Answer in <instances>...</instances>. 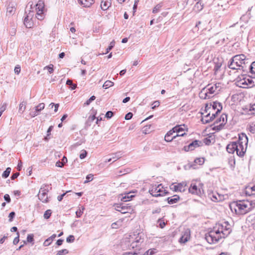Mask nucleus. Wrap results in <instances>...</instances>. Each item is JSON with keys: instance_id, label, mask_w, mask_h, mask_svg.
Returning a JSON list of instances; mask_svg holds the SVG:
<instances>
[{"instance_id": "obj_1", "label": "nucleus", "mask_w": 255, "mask_h": 255, "mask_svg": "<svg viewBox=\"0 0 255 255\" xmlns=\"http://www.w3.org/2000/svg\"><path fill=\"white\" fill-rule=\"evenodd\" d=\"M250 63L248 58L244 54L236 55L230 61L228 64L229 68L233 70L243 69V71H247V68Z\"/></svg>"}, {"instance_id": "obj_2", "label": "nucleus", "mask_w": 255, "mask_h": 255, "mask_svg": "<svg viewBox=\"0 0 255 255\" xmlns=\"http://www.w3.org/2000/svg\"><path fill=\"white\" fill-rule=\"evenodd\" d=\"M143 241L144 238L142 233H134L128 235V238L127 237L125 239V244L129 249L137 248L139 250V248Z\"/></svg>"}, {"instance_id": "obj_3", "label": "nucleus", "mask_w": 255, "mask_h": 255, "mask_svg": "<svg viewBox=\"0 0 255 255\" xmlns=\"http://www.w3.org/2000/svg\"><path fill=\"white\" fill-rule=\"evenodd\" d=\"M229 206L233 213L239 215H244L250 211V204L249 201L234 202Z\"/></svg>"}, {"instance_id": "obj_4", "label": "nucleus", "mask_w": 255, "mask_h": 255, "mask_svg": "<svg viewBox=\"0 0 255 255\" xmlns=\"http://www.w3.org/2000/svg\"><path fill=\"white\" fill-rule=\"evenodd\" d=\"M237 85L243 88H249L255 85V79L249 76H242L237 79Z\"/></svg>"}, {"instance_id": "obj_5", "label": "nucleus", "mask_w": 255, "mask_h": 255, "mask_svg": "<svg viewBox=\"0 0 255 255\" xmlns=\"http://www.w3.org/2000/svg\"><path fill=\"white\" fill-rule=\"evenodd\" d=\"M248 138L245 133H242L239 134V139L237 141L238 148H239V156H243L246 151Z\"/></svg>"}, {"instance_id": "obj_6", "label": "nucleus", "mask_w": 255, "mask_h": 255, "mask_svg": "<svg viewBox=\"0 0 255 255\" xmlns=\"http://www.w3.org/2000/svg\"><path fill=\"white\" fill-rule=\"evenodd\" d=\"M223 234V231H219L218 230L216 231H211L205 235V239L207 242L210 244H214L221 238L220 234Z\"/></svg>"}, {"instance_id": "obj_7", "label": "nucleus", "mask_w": 255, "mask_h": 255, "mask_svg": "<svg viewBox=\"0 0 255 255\" xmlns=\"http://www.w3.org/2000/svg\"><path fill=\"white\" fill-rule=\"evenodd\" d=\"M149 192L153 197L163 196L169 193L168 191L163 189L161 184L153 185L149 190Z\"/></svg>"}, {"instance_id": "obj_8", "label": "nucleus", "mask_w": 255, "mask_h": 255, "mask_svg": "<svg viewBox=\"0 0 255 255\" xmlns=\"http://www.w3.org/2000/svg\"><path fill=\"white\" fill-rule=\"evenodd\" d=\"M49 185L43 184L41 186L39 194H38L39 199L43 203H47L48 201L47 193L49 190Z\"/></svg>"}, {"instance_id": "obj_9", "label": "nucleus", "mask_w": 255, "mask_h": 255, "mask_svg": "<svg viewBox=\"0 0 255 255\" xmlns=\"http://www.w3.org/2000/svg\"><path fill=\"white\" fill-rule=\"evenodd\" d=\"M115 208L122 214L131 213L133 211V208L130 204H117L115 205Z\"/></svg>"}, {"instance_id": "obj_10", "label": "nucleus", "mask_w": 255, "mask_h": 255, "mask_svg": "<svg viewBox=\"0 0 255 255\" xmlns=\"http://www.w3.org/2000/svg\"><path fill=\"white\" fill-rule=\"evenodd\" d=\"M186 183L185 182L179 183L176 185L172 184L170 186V189L174 192H184L186 190Z\"/></svg>"}, {"instance_id": "obj_11", "label": "nucleus", "mask_w": 255, "mask_h": 255, "mask_svg": "<svg viewBox=\"0 0 255 255\" xmlns=\"http://www.w3.org/2000/svg\"><path fill=\"white\" fill-rule=\"evenodd\" d=\"M227 151L230 153H234L236 151L237 154L239 156L240 149L238 148V143L236 141L232 142L226 147Z\"/></svg>"}, {"instance_id": "obj_12", "label": "nucleus", "mask_w": 255, "mask_h": 255, "mask_svg": "<svg viewBox=\"0 0 255 255\" xmlns=\"http://www.w3.org/2000/svg\"><path fill=\"white\" fill-rule=\"evenodd\" d=\"M202 144L201 141L195 140L190 143L188 146H185L184 147V150L185 151H189L194 150L195 148L198 147Z\"/></svg>"}, {"instance_id": "obj_13", "label": "nucleus", "mask_w": 255, "mask_h": 255, "mask_svg": "<svg viewBox=\"0 0 255 255\" xmlns=\"http://www.w3.org/2000/svg\"><path fill=\"white\" fill-rule=\"evenodd\" d=\"M190 238V231L187 229L183 232V235L180 238L179 241L181 243H185L188 241Z\"/></svg>"}, {"instance_id": "obj_14", "label": "nucleus", "mask_w": 255, "mask_h": 255, "mask_svg": "<svg viewBox=\"0 0 255 255\" xmlns=\"http://www.w3.org/2000/svg\"><path fill=\"white\" fill-rule=\"evenodd\" d=\"M243 98V94L242 93H236L233 94L231 97V105L238 104L240 102Z\"/></svg>"}, {"instance_id": "obj_15", "label": "nucleus", "mask_w": 255, "mask_h": 255, "mask_svg": "<svg viewBox=\"0 0 255 255\" xmlns=\"http://www.w3.org/2000/svg\"><path fill=\"white\" fill-rule=\"evenodd\" d=\"M233 222L229 223L228 221L224 222V236H228L232 232V228L233 226Z\"/></svg>"}, {"instance_id": "obj_16", "label": "nucleus", "mask_w": 255, "mask_h": 255, "mask_svg": "<svg viewBox=\"0 0 255 255\" xmlns=\"http://www.w3.org/2000/svg\"><path fill=\"white\" fill-rule=\"evenodd\" d=\"M16 4L13 2H9L6 8V15L8 16L12 15L16 10Z\"/></svg>"}, {"instance_id": "obj_17", "label": "nucleus", "mask_w": 255, "mask_h": 255, "mask_svg": "<svg viewBox=\"0 0 255 255\" xmlns=\"http://www.w3.org/2000/svg\"><path fill=\"white\" fill-rule=\"evenodd\" d=\"M188 190L190 193L197 195L201 194L202 193L201 189L193 183L191 184Z\"/></svg>"}, {"instance_id": "obj_18", "label": "nucleus", "mask_w": 255, "mask_h": 255, "mask_svg": "<svg viewBox=\"0 0 255 255\" xmlns=\"http://www.w3.org/2000/svg\"><path fill=\"white\" fill-rule=\"evenodd\" d=\"M199 96L201 99H209L212 97V96L207 92L206 89L205 88H203L199 94Z\"/></svg>"}, {"instance_id": "obj_19", "label": "nucleus", "mask_w": 255, "mask_h": 255, "mask_svg": "<svg viewBox=\"0 0 255 255\" xmlns=\"http://www.w3.org/2000/svg\"><path fill=\"white\" fill-rule=\"evenodd\" d=\"M180 200V197L178 195H174L170 197H168L166 200L169 204H173L177 203Z\"/></svg>"}, {"instance_id": "obj_20", "label": "nucleus", "mask_w": 255, "mask_h": 255, "mask_svg": "<svg viewBox=\"0 0 255 255\" xmlns=\"http://www.w3.org/2000/svg\"><path fill=\"white\" fill-rule=\"evenodd\" d=\"M111 5V0H102L101 3V7L103 10H106L109 8Z\"/></svg>"}, {"instance_id": "obj_21", "label": "nucleus", "mask_w": 255, "mask_h": 255, "mask_svg": "<svg viewBox=\"0 0 255 255\" xmlns=\"http://www.w3.org/2000/svg\"><path fill=\"white\" fill-rule=\"evenodd\" d=\"M44 2L42 0H39L36 4V9L37 12L43 13L44 9Z\"/></svg>"}, {"instance_id": "obj_22", "label": "nucleus", "mask_w": 255, "mask_h": 255, "mask_svg": "<svg viewBox=\"0 0 255 255\" xmlns=\"http://www.w3.org/2000/svg\"><path fill=\"white\" fill-rule=\"evenodd\" d=\"M216 116V114H212V116H210V114L208 113L204 117L202 118V121L203 123H208L210 122Z\"/></svg>"}, {"instance_id": "obj_23", "label": "nucleus", "mask_w": 255, "mask_h": 255, "mask_svg": "<svg viewBox=\"0 0 255 255\" xmlns=\"http://www.w3.org/2000/svg\"><path fill=\"white\" fill-rule=\"evenodd\" d=\"M79 2L84 7H89L94 2V0H78Z\"/></svg>"}, {"instance_id": "obj_24", "label": "nucleus", "mask_w": 255, "mask_h": 255, "mask_svg": "<svg viewBox=\"0 0 255 255\" xmlns=\"http://www.w3.org/2000/svg\"><path fill=\"white\" fill-rule=\"evenodd\" d=\"M246 193L249 196L255 195V185L253 186H248L246 188Z\"/></svg>"}, {"instance_id": "obj_25", "label": "nucleus", "mask_w": 255, "mask_h": 255, "mask_svg": "<svg viewBox=\"0 0 255 255\" xmlns=\"http://www.w3.org/2000/svg\"><path fill=\"white\" fill-rule=\"evenodd\" d=\"M203 7L204 4L201 1H199L196 3L193 7V10L196 12H199L203 8Z\"/></svg>"}, {"instance_id": "obj_26", "label": "nucleus", "mask_w": 255, "mask_h": 255, "mask_svg": "<svg viewBox=\"0 0 255 255\" xmlns=\"http://www.w3.org/2000/svg\"><path fill=\"white\" fill-rule=\"evenodd\" d=\"M213 109L215 110L217 109V111L215 114L217 115L219 112H220L222 109V105L221 103L214 102L212 105Z\"/></svg>"}, {"instance_id": "obj_27", "label": "nucleus", "mask_w": 255, "mask_h": 255, "mask_svg": "<svg viewBox=\"0 0 255 255\" xmlns=\"http://www.w3.org/2000/svg\"><path fill=\"white\" fill-rule=\"evenodd\" d=\"M24 24L26 28H30L33 26V22L29 18L25 17L24 19Z\"/></svg>"}, {"instance_id": "obj_28", "label": "nucleus", "mask_w": 255, "mask_h": 255, "mask_svg": "<svg viewBox=\"0 0 255 255\" xmlns=\"http://www.w3.org/2000/svg\"><path fill=\"white\" fill-rule=\"evenodd\" d=\"M56 234H53L51 237L47 239L43 243V246L44 247H47L49 246L53 240L56 238Z\"/></svg>"}, {"instance_id": "obj_29", "label": "nucleus", "mask_w": 255, "mask_h": 255, "mask_svg": "<svg viewBox=\"0 0 255 255\" xmlns=\"http://www.w3.org/2000/svg\"><path fill=\"white\" fill-rule=\"evenodd\" d=\"M207 91V92L210 94V95L212 96V95L216 92V90L214 89V85H212L211 84L208 85L206 87H205Z\"/></svg>"}, {"instance_id": "obj_30", "label": "nucleus", "mask_w": 255, "mask_h": 255, "mask_svg": "<svg viewBox=\"0 0 255 255\" xmlns=\"http://www.w3.org/2000/svg\"><path fill=\"white\" fill-rule=\"evenodd\" d=\"M185 134H186L185 133H182V134H176V135L173 136H169L167 137V138H166V135H165V140L167 142H170V141H171L172 140H173L174 139L176 138L177 137H178V136H184Z\"/></svg>"}, {"instance_id": "obj_31", "label": "nucleus", "mask_w": 255, "mask_h": 255, "mask_svg": "<svg viewBox=\"0 0 255 255\" xmlns=\"http://www.w3.org/2000/svg\"><path fill=\"white\" fill-rule=\"evenodd\" d=\"M183 127H185V125H177L174 127L173 128V129L174 130L175 132L177 133V134H179L180 132L184 131L185 129Z\"/></svg>"}, {"instance_id": "obj_32", "label": "nucleus", "mask_w": 255, "mask_h": 255, "mask_svg": "<svg viewBox=\"0 0 255 255\" xmlns=\"http://www.w3.org/2000/svg\"><path fill=\"white\" fill-rule=\"evenodd\" d=\"M130 194V193L126 194L125 196L122 197L121 200L123 202H127L128 201H129L130 199L132 198L134 196V195Z\"/></svg>"}, {"instance_id": "obj_33", "label": "nucleus", "mask_w": 255, "mask_h": 255, "mask_svg": "<svg viewBox=\"0 0 255 255\" xmlns=\"http://www.w3.org/2000/svg\"><path fill=\"white\" fill-rule=\"evenodd\" d=\"M26 102H22L20 103L18 112L23 113V112L26 109Z\"/></svg>"}, {"instance_id": "obj_34", "label": "nucleus", "mask_w": 255, "mask_h": 255, "mask_svg": "<svg viewBox=\"0 0 255 255\" xmlns=\"http://www.w3.org/2000/svg\"><path fill=\"white\" fill-rule=\"evenodd\" d=\"M66 84L69 86V88H70L71 90L75 89L77 87V85L75 84H73L72 81L70 79H68L67 80Z\"/></svg>"}, {"instance_id": "obj_35", "label": "nucleus", "mask_w": 255, "mask_h": 255, "mask_svg": "<svg viewBox=\"0 0 255 255\" xmlns=\"http://www.w3.org/2000/svg\"><path fill=\"white\" fill-rule=\"evenodd\" d=\"M45 104L43 103H41L38 104L37 106L34 108V109L39 113L42 110L44 109Z\"/></svg>"}, {"instance_id": "obj_36", "label": "nucleus", "mask_w": 255, "mask_h": 255, "mask_svg": "<svg viewBox=\"0 0 255 255\" xmlns=\"http://www.w3.org/2000/svg\"><path fill=\"white\" fill-rule=\"evenodd\" d=\"M162 3H159L158 4H157V5H156V6L153 8V10H152V12L153 13H157L159 11V10H160L161 8L162 7Z\"/></svg>"}, {"instance_id": "obj_37", "label": "nucleus", "mask_w": 255, "mask_h": 255, "mask_svg": "<svg viewBox=\"0 0 255 255\" xmlns=\"http://www.w3.org/2000/svg\"><path fill=\"white\" fill-rule=\"evenodd\" d=\"M11 171V168L10 167H7L5 169V170L3 172L2 174V177L4 178H6L8 177Z\"/></svg>"}, {"instance_id": "obj_38", "label": "nucleus", "mask_w": 255, "mask_h": 255, "mask_svg": "<svg viewBox=\"0 0 255 255\" xmlns=\"http://www.w3.org/2000/svg\"><path fill=\"white\" fill-rule=\"evenodd\" d=\"M248 67H249V69L252 73L255 74V61L252 62L251 64H250V62Z\"/></svg>"}, {"instance_id": "obj_39", "label": "nucleus", "mask_w": 255, "mask_h": 255, "mask_svg": "<svg viewBox=\"0 0 255 255\" xmlns=\"http://www.w3.org/2000/svg\"><path fill=\"white\" fill-rule=\"evenodd\" d=\"M114 82H113L110 80H107L104 83L103 87L104 88H105V89H107L109 87L113 86L114 85Z\"/></svg>"}, {"instance_id": "obj_40", "label": "nucleus", "mask_w": 255, "mask_h": 255, "mask_svg": "<svg viewBox=\"0 0 255 255\" xmlns=\"http://www.w3.org/2000/svg\"><path fill=\"white\" fill-rule=\"evenodd\" d=\"M53 128V127L52 126H51L49 127V128L47 129V135L45 137L44 139L45 140H48L49 139H50L49 135L51 134V131Z\"/></svg>"}, {"instance_id": "obj_41", "label": "nucleus", "mask_w": 255, "mask_h": 255, "mask_svg": "<svg viewBox=\"0 0 255 255\" xmlns=\"http://www.w3.org/2000/svg\"><path fill=\"white\" fill-rule=\"evenodd\" d=\"M229 164L232 167H233L235 164V159L234 156H231L229 158Z\"/></svg>"}, {"instance_id": "obj_42", "label": "nucleus", "mask_w": 255, "mask_h": 255, "mask_svg": "<svg viewBox=\"0 0 255 255\" xmlns=\"http://www.w3.org/2000/svg\"><path fill=\"white\" fill-rule=\"evenodd\" d=\"M205 159L204 158H197L194 160V162L199 165H202L204 163Z\"/></svg>"}, {"instance_id": "obj_43", "label": "nucleus", "mask_w": 255, "mask_h": 255, "mask_svg": "<svg viewBox=\"0 0 255 255\" xmlns=\"http://www.w3.org/2000/svg\"><path fill=\"white\" fill-rule=\"evenodd\" d=\"M214 89L216 93H218L222 89V84L218 83L214 85Z\"/></svg>"}, {"instance_id": "obj_44", "label": "nucleus", "mask_w": 255, "mask_h": 255, "mask_svg": "<svg viewBox=\"0 0 255 255\" xmlns=\"http://www.w3.org/2000/svg\"><path fill=\"white\" fill-rule=\"evenodd\" d=\"M53 64H50L48 66H45L44 68V69H47L48 71V72L51 74L53 72L54 69H53Z\"/></svg>"}, {"instance_id": "obj_45", "label": "nucleus", "mask_w": 255, "mask_h": 255, "mask_svg": "<svg viewBox=\"0 0 255 255\" xmlns=\"http://www.w3.org/2000/svg\"><path fill=\"white\" fill-rule=\"evenodd\" d=\"M51 213L52 212L51 210H46L44 214V218L46 219H49L51 215Z\"/></svg>"}, {"instance_id": "obj_46", "label": "nucleus", "mask_w": 255, "mask_h": 255, "mask_svg": "<svg viewBox=\"0 0 255 255\" xmlns=\"http://www.w3.org/2000/svg\"><path fill=\"white\" fill-rule=\"evenodd\" d=\"M68 251L67 249H63L60 251H58L56 255H66L68 253Z\"/></svg>"}, {"instance_id": "obj_47", "label": "nucleus", "mask_w": 255, "mask_h": 255, "mask_svg": "<svg viewBox=\"0 0 255 255\" xmlns=\"http://www.w3.org/2000/svg\"><path fill=\"white\" fill-rule=\"evenodd\" d=\"M96 99V97L95 96H91L85 103L84 105L86 106H88L90 104V103L94 101Z\"/></svg>"}, {"instance_id": "obj_48", "label": "nucleus", "mask_w": 255, "mask_h": 255, "mask_svg": "<svg viewBox=\"0 0 255 255\" xmlns=\"http://www.w3.org/2000/svg\"><path fill=\"white\" fill-rule=\"evenodd\" d=\"M115 45V42L112 41L110 43V45L106 49V51L105 53H103V54H107L110 52V50L113 48Z\"/></svg>"}, {"instance_id": "obj_49", "label": "nucleus", "mask_w": 255, "mask_h": 255, "mask_svg": "<svg viewBox=\"0 0 255 255\" xmlns=\"http://www.w3.org/2000/svg\"><path fill=\"white\" fill-rule=\"evenodd\" d=\"M250 130L251 132L255 133V122H252L250 124Z\"/></svg>"}, {"instance_id": "obj_50", "label": "nucleus", "mask_w": 255, "mask_h": 255, "mask_svg": "<svg viewBox=\"0 0 255 255\" xmlns=\"http://www.w3.org/2000/svg\"><path fill=\"white\" fill-rule=\"evenodd\" d=\"M75 240V237L73 235H69L66 239L67 243H73Z\"/></svg>"}, {"instance_id": "obj_51", "label": "nucleus", "mask_w": 255, "mask_h": 255, "mask_svg": "<svg viewBox=\"0 0 255 255\" xmlns=\"http://www.w3.org/2000/svg\"><path fill=\"white\" fill-rule=\"evenodd\" d=\"M93 174H88L86 176V180L85 181L84 183H88V182H90V181H92L93 179Z\"/></svg>"}, {"instance_id": "obj_52", "label": "nucleus", "mask_w": 255, "mask_h": 255, "mask_svg": "<svg viewBox=\"0 0 255 255\" xmlns=\"http://www.w3.org/2000/svg\"><path fill=\"white\" fill-rule=\"evenodd\" d=\"M15 216V213L14 212H10L8 215L9 221L12 222L13 218H14Z\"/></svg>"}, {"instance_id": "obj_53", "label": "nucleus", "mask_w": 255, "mask_h": 255, "mask_svg": "<svg viewBox=\"0 0 255 255\" xmlns=\"http://www.w3.org/2000/svg\"><path fill=\"white\" fill-rule=\"evenodd\" d=\"M114 115V113L112 111H108L106 115H105V117L107 118V119H110Z\"/></svg>"}, {"instance_id": "obj_54", "label": "nucleus", "mask_w": 255, "mask_h": 255, "mask_svg": "<svg viewBox=\"0 0 255 255\" xmlns=\"http://www.w3.org/2000/svg\"><path fill=\"white\" fill-rule=\"evenodd\" d=\"M37 18L40 20H42L44 19L43 13L37 12Z\"/></svg>"}, {"instance_id": "obj_55", "label": "nucleus", "mask_w": 255, "mask_h": 255, "mask_svg": "<svg viewBox=\"0 0 255 255\" xmlns=\"http://www.w3.org/2000/svg\"><path fill=\"white\" fill-rule=\"evenodd\" d=\"M84 209V208H82V210L81 209H79V210H78L76 212V214L77 217L79 218L81 216V215L83 214Z\"/></svg>"}, {"instance_id": "obj_56", "label": "nucleus", "mask_w": 255, "mask_h": 255, "mask_svg": "<svg viewBox=\"0 0 255 255\" xmlns=\"http://www.w3.org/2000/svg\"><path fill=\"white\" fill-rule=\"evenodd\" d=\"M19 233L18 232H17V237H16L14 240H13V244L14 245H16L18 244V243L19 242Z\"/></svg>"}, {"instance_id": "obj_57", "label": "nucleus", "mask_w": 255, "mask_h": 255, "mask_svg": "<svg viewBox=\"0 0 255 255\" xmlns=\"http://www.w3.org/2000/svg\"><path fill=\"white\" fill-rule=\"evenodd\" d=\"M152 109H154L155 108L159 107V106L160 105V102L158 101H154L152 103Z\"/></svg>"}, {"instance_id": "obj_58", "label": "nucleus", "mask_w": 255, "mask_h": 255, "mask_svg": "<svg viewBox=\"0 0 255 255\" xmlns=\"http://www.w3.org/2000/svg\"><path fill=\"white\" fill-rule=\"evenodd\" d=\"M33 235H28L27 237V242L29 243H31L33 241Z\"/></svg>"}, {"instance_id": "obj_59", "label": "nucleus", "mask_w": 255, "mask_h": 255, "mask_svg": "<svg viewBox=\"0 0 255 255\" xmlns=\"http://www.w3.org/2000/svg\"><path fill=\"white\" fill-rule=\"evenodd\" d=\"M132 114L130 112H129L126 115L125 118L126 120H129L132 118Z\"/></svg>"}, {"instance_id": "obj_60", "label": "nucleus", "mask_w": 255, "mask_h": 255, "mask_svg": "<svg viewBox=\"0 0 255 255\" xmlns=\"http://www.w3.org/2000/svg\"><path fill=\"white\" fill-rule=\"evenodd\" d=\"M223 127V123H221L219 126H215L213 128V129H215L218 131H219L222 129Z\"/></svg>"}, {"instance_id": "obj_61", "label": "nucleus", "mask_w": 255, "mask_h": 255, "mask_svg": "<svg viewBox=\"0 0 255 255\" xmlns=\"http://www.w3.org/2000/svg\"><path fill=\"white\" fill-rule=\"evenodd\" d=\"M87 154V152L86 150H83V152L80 154V158L81 159L85 158Z\"/></svg>"}, {"instance_id": "obj_62", "label": "nucleus", "mask_w": 255, "mask_h": 255, "mask_svg": "<svg viewBox=\"0 0 255 255\" xmlns=\"http://www.w3.org/2000/svg\"><path fill=\"white\" fill-rule=\"evenodd\" d=\"M249 204H250V211L255 207V200L249 201Z\"/></svg>"}, {"instance_id": "obj_63", "label": "nucleus", "mask_w": 255, "mask_h": 255, "mask_svg": "<svg viewBox=\"0 0 255 255\" xmlns=\"http://www.w3.org/2000/svg\"><path fill=\"white\" fill-rule=\"evenodd\" d=\"M250 111L252 112V114L255 115V104L250 107Z\"/></svg>"}, {"instance_id": "obj_64", "label": "nucleus", "mask_w": 255, "mask_h": 255, "mask_svg": "<svg viewBox=\"0 0 255 255\" xmlns=\"http://www.w3.org/2000/svg\"><path fill=\"white\" fill-rule=\"evenodd\" d=\"M138 253L135 252H127L124 253L123 255H138Z\"/></svg>"}]
</instances>
